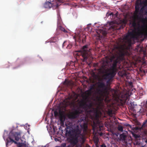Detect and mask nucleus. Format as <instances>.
Listing matches in <instances>:
<instances>
[{"mask_svg":"<svg viewBox=\"0 0 147 147\" xmlns=\"http://www.w3.org/2000/svg\"><path fill=\"white\" fill-rule=\"evenodd\" d=\"M79 38L80 40H82L83 42H84L86 40V36L84 35H82V36L81 37V36H80Z\"/></svg>","mask_w":147,"mask_h":147,"instance_id":"18","label":"nucleus"},{"mask_svg":"<svg viewBox=\"0 0 147 147\" xmlns=\"http://www.w3.org/2000/svg\"><path fill=\"white\" fill-rule=\"evenodd\" d=\"M100 146L101 147H107L106 146L105 144H102Z\"/></svg>","mask_w":147,"mask_h":147,"instance_id":"29","label":"nucleus"},{"mask_svg":"<svg viewBox=\"0 0 147 147\" xmlns=\"http://www.w3.org/2000/svg\"><path fill=\"white\" fill-rule=\"evenodd\" d=\"M88 45L84 46L81 50L79 51L76 54L80 57L83 62H86L87 59L91 57V54L88 48Z\"/></svg>","mask_w":147,"mask_h":147,"instance_id":"5","label":"nucleus"},{"mask_svg":"<svg viewBox=\"0 0 147 147\" xmlns=\"http://www.w3.org/2000/svg\"><path fill=\"white\" fill-rule=\"evenodd\" d=\"M137 24L135 20H134L132 22V25L134 28H136L137 26Z\"/></svg>","mask_w":147,"mask_h":147,"instance_id":"20","label":"nucleus"},{"mask_svg":"<svg viewBox=\"0 0 147 147\" xmlns=\"http://www.w3.org/2000/svg\"><path fill=\"white\" fill-rule=\"evenodd\" d=\"M20 134L21 133L20 132H11L9 137L7 139V142L10 143L12 142L15 144H16V142L13 139L15 138L16 141H19V139L21 138Z\"/></svg>","mask_w":147,"mask_h":147,"instance_id":"7","label":"nucleus"},{"mask_svg":"<svg viewBox=\"0 0 147 147\" xmlns=\"http://www.w3.org/2000/svg\"><path fill=\"white\" fill-rule=\"evenodd\" d=\"M116 48L117 49L119 50V52L117 53L118 55H116V56L113 55L112 56V59L113 60L115 59L116 57H117L116 59L114 61L112 66L109 69L110 70H112L116 72L117 70V64L119 62L118 59L119 57L123 58L124 55V53L121 51L119 50V47H117Z\"/></svg>","mask_w":147,"mask_h":147,"instance_id":"6","label":"nucleus"},{"mask_svg":"<svg viewBox=\"0 0 147 147\" xmlns=\"http://www.w3.org/2000/svg\"><path fill=\"white\" fill-rule=\"evenodd\" d=\"M94 88L93 86H90L89 89L88 90L92 92V90Z\"/></svg>","mask_w":147,"mask_h":147,"instance_id":"25","label":"nucleus"},{"mask_svg":"<svg viewBox=\"0 0 147 147\" xmlns=\"http://www.w3.org/2000/svg\"><path fill=\"white\" fill-rule=\"evenodd\" d=\"M146 110L147 111V106L146 109Z\"/></svg>","mask_w":147,"mask_h":147,"instance_id":"37","label":"nucleus"},{"mask_svg":"<svg viewBox=\"0 0 147 147\" xmlns=\"http://www.w3.org/2000/svg\"><path fill=\"white\" fill-rule=\"evenodd\" d=\"M111 100V99H109L108 98V95H107L106 96V98H105V100L106 102H109Z\"/></svg>","mask_w":147,"mask_h":147,"instance_id":"23","label":"nucleus"},{"mask_svg":"<svg viewBox=\"0 0 147 147\" xmlns=\"http://www.w3.org/2000/svg\"><path fill=\"white\" fill-rule=\"evenodd\" d=\"M59 120L60 123L61 125H64V121L65 120V117L63 116H61L59 118Z\"/></svg>","mask_w":147,"mask_h":147,"instance_id":"16","label":"nucleus"},{"mask_svg":"<svg viewBox=\"0 0 147 147\" xmlns=\"http://www.w3.org/2000/svg\"><path fill=\"white\" fill-rule=\"evenodd\" d=\"M85 120L84 117H82V120L83 123L81 124L76 125L73 129V134H71L69 138L70 144L67 147H73L79 142L81 143H84L85 141L86 138L84 134H81L82 129L84 131H86L88 128V124L87 123L85 122Z\"/></svg>","mask_w":147,"mask_h":147,"instance_id":"1","label":"nucleus"},{"mask_svg":"<svg viewBox=\"0 0 147 147\" xmlns=\"http://www.w3.org/2000/svg\"><path fill=\"white\" fill-rule=\"evenodd\" d=\"M65 42H64L63 43V47H64V46H65V45H64V44H65Z\"/></svg>","mask_w":147,"mask_h":147,"instance_id":"34","label":"nucleus"},{"mask_svg":"<svg viewBox=\"0 0 147 147\" xmlns=\"http://www.w3.org/2000/svg\"><path fill=\"white\" fill-rule=\"evenodd\" d=\"M146 127L147 128V120H146L145 121L143 122V124L142 125L141 127H140L139 128L140 130H144V127ZM145 134L147 135V130H144Z\"/></svg>","mask_w":147,"mask_h":147,"instance_id":"13","label":"nucleus"},{"mask_svg":"<svg viewBox=\"0 0 147 147\" xmlns=\"http://www.w3.org/2000/svg\"><path fill=\"white\" fill-rule=\"evenodd\" d=\"M140 11L143 15L139 16L137 15L136 19L138 21V25L141 23L144 26H146L147 23V0H137L135 3V11L138 13L139 11L140 8L141 7Z\"/></svg>","mask_w":147,"mask_h":147,"instance_id":"2","label":"nucleus"},{"mask_svg":"<svg viewBox=\"0 0 147 147\" xmlns=\"http://www.w3.org/2000/svg\"><path fill=\"white\" fill-rule=\"evenodd\" d=\"M112 114V111H110L109 112V114L110 115V114Z\"/></svg>","mask_w":147,"mask_h":147,"instance_id":"30","label":"nucleus"},{"mask_svg":"<svg viewBox=\"0 0 147 147\" xmlns=\"http://www.w3.org/2000/svg\"><path fill=\"white\" fill-rule=\"evenodd\" d=\"M127 98H126V99H127Z\"/></svg>","mask_w":147,"mask_h":147,"instance_id":"38","label":"nucleus"},{"mask_svg":"<svg viewBox=\"0 0 147 147\" xmlns=\"http://www.w3.org/2000/svg\"><path fill=\"white\" fill-rule=\"evenodd\" d=\"M58 29H60L61 31H63L65 33H67V30L65 29L62 26H59L58 27Z\"/></svg>","mask_w":147,"mask_h":147,"instance_id":"17","label":"nucleus"},{"mask_svg":"<svg viewBox=\"0 0 147 147\" xmlns=\"http://www.w3.org/2000/svg\"><path fill=\"white\" fill-rule=\"evenodd\" d=\"M69 82L68 81L65 80L64 82V84L67 85H68L69 84Z\"/></svg>","mask_w":147,"mask_h":147,"instance_id":"24","label":"nucleus"},{"mask_svg":"<svg viewBox=\"0 0 147 147\" xmlns=\"http://www.w3.org/2000/svg\"><path fill=\"white\" fill-rule=\"evenodd\" d=\"M121 76L122 78L125 77L127 79L129 78V74L125 71H122L121 72Z\"/></svg>","mask_w":147,"mask_h":147,"instance_id":"14","label":"nucleus"},{"mask_svg":"<svg viewBox=\"0 0 147 147\" xmlns=\"http://www.w3.org/2000/svg\"><path fill=\"white\" fill-rule=\"evenodd\" d=\"M111 28H112L113 29H114V28H113V26H111Z\"/></svg>","mask_w":147,"mask_h":147,"instance_id":"35","label":"nucleus"},{"mask_svg":"<svg viewBox=\"0 0 147 147\" xmlns=\"http://www.w3.org/2000/svg\"><path fill=\"white\" fill-rule=\"evenodd\" d=\"M20 146V147H26L25 146H22V145H21Z\"/></svg>","mask_w":147,"mask_h":147,"instance_id":"32","label":"nucleus"},{"mask_svg":"<svg viewBox=\"0 0 147 147\" xmlns=\"http://www.w3.org/2000/svg\"><path fill=\"white\" fill-rule=\"evenodd\" d=\"M142 34V32H136L134 30L131 31H128L123 38V41L124 42L123 44V47L125 48L130 47L132 43V40L137 38L139 36Z\"/></svg>","mask_w":147,"mask_h":147,"instance_id":"4","label":"nucleus"},{"mask_svg":"<svg viewBox=\"0 0 147 147\" xmlns=\"http://www.w3.org/2000/svg\"><path fill=\"white\" fill-rule=\"evenodd\" d=\"M108 32L107 29H99L97 33L98 34L99 36H102H102H105L106 35Z\"/></svg>","mask_w":147,"mask_h":147,"instance_id":"12","label":"nucleus"},{"mask_svg":"<svg viewBox=\"0 0 147 147\" xmlns=\"http://www.w3.org/2000/svg\"><path fill=\"white\" fill-rule=\"evenodd\" d=\"M117 129L118 130L122 132L123 131V127L121 125L118 126Z\"/></svg>","mask_w":147,"mask_h":147,"instance_id":"21","label":"nucleus"},{"mask_svg":"<svg viewBox=\"0 0 147 147\" xmlns=\"http://www.w3.org/2000/svg\"><path fill=\"white\" fill-rule=\"evenodd\" d=\"M80 112L77 110H75L73 111L70 112L67 115L69 119H74L77 118L79 116Z\"/></svg>","mask_w":147,"mask_h":147,"instance_id":"9","label":"nucleus"},{"mask_svg":"<svg viewBox=\"0 0 147 147\" xmlns=\"http://www.w3.org/2000/svg\"><path fill=\"white\" fill-rule=\"evenodd\" d=\"M105 85L103 82H99L98 83V87L101 89H99L98 90V92L101 96H103L105 92L104 91L106 90L105 88Z\"/></svg>","mask_w":147,"mask_h":147,"instance_id":"10","label":"nucleus"},{"mask_svg":"<svg viewBox=\"0 0 147 147\" xmlns=\"http://www.w3.org/2000/svg\"><path fill=\"white\" fill-rule=\"evenodd\" d=\"M116 74V71L112 70H110L109 69V72L106 73L105 76L107 79L110 80L114 77Z\"/></svg>","mask_w":147,"mask_h":147,"instance_id":"11","label":"nucleus"},{"mask_svg":"<svg viewBox=\"0 0 147 147\" xmlns=\"http://www.w3.org/2000/svg\"><path fill=\"white\" fill-rule=\"evenodd\" d=\"M55 116H56L57 115V113L56 112H55L54 113Z\"/></svg>","mask_w":147,"mask_h":147,"instance_id":"33","label":"nucleus"},{"mask_svg":"<svg viewBox=\"0 0 147 147\" xmlns=\"http://www.w3.org/2000/svg\"><path fill=\"white\" fill-rule=\"evenodd\" d=\"M145 142L147 143V139L145 141Z\"/></svg>","mask_w":147,"mask_h":147,"instance_id":"36","label":"nucleus"},{"mask_svg":"<svg viewBox=\"0 0 147 147\" xmlns=\"http://www.w3.org/2000/svg\"><path fill=\"white\" fill-rule=\"evenodd\" d=\"M72 46L70 44H69L67 47V49H70L71 47Z\"/></svg>","mask_w":147,"mask_h":147,"instance_id":"26","label":"nucleus"},{"mask_svg":"<svg viewBox=\"0 0 147 147\" xmlns=\"http://www.w3.org/2000/svg\"><path fill=\"white\" fill-rule=\"evenodd\" d=\"M119 138L121 140L125 142L126 140L127 136L124 133H123L120 135Z\"/></svg>","mask_w":147,"mask_h":147,"instance_id":"15","label":"nucleus"},{"mask_svg":"<svg viewBox=\"0 0 147 147\" xmlns=\"http://www.w3.org/2000/svg\"><path fill=\"white\" fill-rule=\"evenodd\" d=\"M61 146L62 147H65L66 146V144L65 143H63L61 144Z\"/></svg>","mask_w":147,"mask_h":147,"instance_id":"27","label":"nucleus"},{"mask_svg":"<svg viewBox=\"0 0 147 147\" xmlns=\"http://www.w3.org/2000/svg\"><path fill=\"white\" fill-rule=\"evenodd\" d=\"M127 126H128V127H129L130 128H131V126L129 124H128L127 125Z\"/></svg>","mask_w":147,"mask_h":147,"instance_id":"31","label":"nucleus"},{"mask_svg":"<svg viewBox=\"0 0 147 147\" xmlns=\"http://www.w3.org/2000/svg\"><path fill=\"white\" fill-rule=\"evenodd\" d=\"M87 96L86 97L85 99H82L78 102L79 106L84 109L86 114V116L92 119L94 117H97L98 116L99 110L97 108L93 107V104L90 103L89 104L86 103V99Z\"/></svg>","mask_w":147,"mask_h":147,"instance_id":"3","label":"nucleus"},{"mask_svg":"<svg viewBox=\"0 0 147 147\" xmlns=\"http://www.w3.org/2000/svg\"><path fill=\"white\" fill-rule=\"evenodd\" d=\"M92 92L88 90H87L86 92V94L88 96H90Z\"/></svg>","mask_w":147,"mask_h":147,"instance_id":"22","label":"nucleus"},{"mask_svg":"<svg viewBox=\"0 0 147 147\" xmlns=\"http://www.w3.org/2000/svg\"><path fill=\"white\" fill-rule=\"evenodd\" d=\"M59 0H53L49 2H46L44 5V7L46 8L50 9L51 7H57L59 6L58 3Z\"/></svg>","mask_w":147,"mask_h":147,"instance_id":"8","label":"nucleus"},{"mask_svg":"<svg viewBox=\"0 0 147 147\" xmlns=\"http://www.w3.org/2000/svg\"><path fill=\"white\" fill-rule=\"evenodd\" d=\"M94 143L96 147H99L98 142L99 140L98 139H96L94 140Z\"/></svg>","mask_w":147,"mask_h":147,"instance_id":"19","label":"nucleus"},{"mask_svg":"<svg viewBox=\"0 0 147 147\" xmlns=\"http://www.w3.org/2000/svg\"><path fill=\"white\" fill-rule=\"evenodd\" d=\"M66 133L67 134H71V132L70 131H68V130H66Z\"/></svg>","mask_w":147,"mask_h":147,"instance_id":"28","label":"nucleus"}]
</instances>
